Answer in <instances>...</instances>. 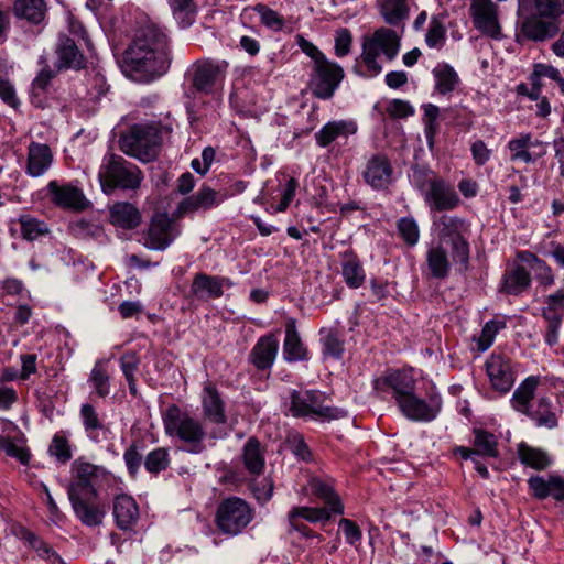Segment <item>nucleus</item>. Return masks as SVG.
<instances>
[{
  "instance_id": "obj_1",
  "label": "nucleus",
  "mask_w": 564,
  "mask_h": 564,
  "mask_svg": "<svg viewBox=\"0 0 564 564\" xmlns=\"http://www.w3.org/2000/svg\"><path fill=\"white\" fill-rule=\"evenodd\" d=\"M171 64L166 34L155 24L141 26L123 54V72L135 80L151 82Z\"/></svg>"
},
{
  "instance_id": "obj_2",
  "label": "nucleus",
  "mask_w": 564,
  "mask_h": 564,
  "mask_svg": "<svg viewBox=\"0 0 564 564\" xmlns=\"http://www.w3.org/2000/svg\"><path fill=\"white\" fill-rule=\"evenodd\" d=\"M76 480L67 486V496L75 516L86 527H99L105 518L106 511L98 505L93 503L98 492L91 482L97 476L98 467L88 462H75Z\"/></svg>"
},
{
  "instance_id": "obj_3",
  "label": "nucleus",
  "mask_w": 564,
  "mask_h": 564,
  "mask_svg": "<svg viewBox=\"0 0 564 564\" xmlns=\"http://www.w3.org/2000/svg\"><path fill=\"white\" fill-rule=\"evenodd\" d=\"M171 132L172 128L160 121L135 123L120 137L119 145L127 155L143 163L152 162Z\"/></svg>"
},
{
  "instance_id": "obj_4",
  "label": "nucleus",
  "mask_w": 564,
  "mask_h": 564,
  "mask_svg": "<svg viewBox=\"0 0 564 564\" xmlns=\"http://www.w3.org/2000/svg\"><path fill=\"white\" fill-rule=\"evenodd\" d=\"M400 47L401 36L397 31L384 26L377 29L371 36L365 37L362 41L360 59L366 67V72H361L356 65L355 73L364 77L379 75L382 72V66L378 62L379 54L391 62L398 56Z\"/></svg>"
},
{
  "instance_id": "obj_5",
  "label": "nucleus",
  "mask_w": 564,
  "mask_h": 564,
  "mask_svg": "<svg viewBox=\"0 0 564 564\" xmlns=\"http://www.w3.org/2000/svg\"><path fill=\"white\" fill-rule=\"evenodd\" d=\"M164 429L167 435L177 436L184 443L189 444L187 453L200 454L206 449L203 443L206 431L202 423L181 410L176 404H170L162 414Z\"/></svg>"
},
{
  "instance_id": "obj_6",
  "label": "nucleus",
  "mask_w": 564,
  "mask_h": 564,
  "mask_svg": "<svg viewBox=\"0 0 564 564\" xmlns=\"http://www.w3.org/2000/svg\"><path fill=\"white\" fill-rule=\"evenodd\" d=\"M98 177L105 193L115 188L137 189L143 178L141 170L123 156L109 153L102 159Z\"/></svg>"
},
{
  "instance_id": "obj_7",
  "label": "nucleus",
  "mask_w": 564,
  "mask_h": 564,
  "mask_svg": "<svg viewBox=\"0 0 564 564\" xmlns=\"http://www.w3.org/2000/svg\"><path fill=\"white\" fill-rule=\"evenodd\" d=\"M254 510L240 497H228L217 506L214 522L220 533L228 536L240 534L253 520Z\"/></svg>"
},
{
  "instance_id": "obj_8",
  "label": "nucleus",
  "mask_w": 564,
  "mask_h": 564,
  "mask_svg": "<svg viewBox=\"0 0 564 564\" xmlns=\"http://www.w3.org/2000/svg\"><path fill=\"white\" fill-rule=\"evenodd\" d=\"M442 228L440 229V240L449 246L451 259L459 273H465L469 269L470 248L468 241L463 237V231L467 225L463 218L442 214L440 218Z\"/></svg>"
},
{
  "instance_id": "obj_9",
  "label": "nucleus",
  "mask_w": 564,
  "mask_h": 564,
  "mask_svg": "<svg viewBox=\"0 0 564 564\" xmlns=\"http://www.w3.org/2000/svg\"><path fill=\"white\" fill-rule=\"evenodd\" d=\"M184 214H152L148 228L142 232L143 247L152 251L166 250L181 235L180 224Z\"/></svg>"
},
{
  "instance_id": "obj_10",
  "label": "nucleus",
  "mask_w": 564,
  "mask_h": 564,
  "mask_svg": "<svg viewBox=\"0 0 564 564\" xmlns=\"http://www.w3.org/2000/svg\"><path fill=\"white\" fill-rule=\"evenodd\" d=\"M344 78V69L328 59L313 65L308 87L312 94L319 99H329Z\"/></svg>"
},
{
  "instance_id": "obj_11",
  "label": "nucleus",
  "mask_w": 564,
  "mask_h": 564,
  "mask_svg": "<svg viewBox=\"0 0 564 564\" xmlns=\"http://www.w3.org/2000/svg\"><path fill=\"white\" fill-rule=\"evenodd\" d=\"M228 63L226 61L203 59L197 61L192 66V86L202 94L209 95L223 84Z\"/></svg>"
},
{
  "instance_id": "obj_12",
  "label": "nucleus",
  "mask_w": 564,
  "mask_h": 564,
  "mask_svg": "<svg viewBox=\"0 0 564 564\" xmlns=\"http://www.w3.org/2000/svg\"><path fill=\"white\" fill-rule=\"evenodd\" d=\"M50 200L58 208L82 212L91 208V202L85 196L78 182L59 183L50 181L46 185Z\"/></svg>"
},
{
  "instance_id": "obj_13",
  "label": "nucleus",
  "mask_w": 564,
  "mask_h": 564,
  "mask_svg": "<svg viewBox=\"0 0 564 564\" xmlns=\"http://www.w3.org/2000/svg\"><path fill=\"white\" fill-rule=\"evenodd\" d=\"M400 413L412 422H432L442 409L440 394H432L429 400L420 398L415 391L397 404Z\"/></svg>"
},
{
  "instance_id": "obj_14",
  "label": "nucleus",
  "mask_w": 564,
  "mask_h": 564,
  "mask_svg": "<svg viewBox=\"0 0 564 564\" xmlns=\"http://www.w3.org/2000/svg\"><path fill=\"white\" fill-rule=\"evenodd\" d=\"M375 389L391 394L395 404H398L400 400L415 391L416 380L405 370H389L375 380Z\"/></svg>"
},
{
  "instance_id": "obj_15",
  "label": "nucleus",
  "mask_w": 564,
  "mask_h": 564,
  "mask_svg": "<svg viewBox=\"0 0 564 564\" xmlns=\"http://www.w3.org/2000/svg\"><path fill=\"white\" fill-rule=\"evenodd\" d=\"M485 367L492 389L502 394L508 393L516 381L510 358L492 354L486 360Z\"/></svg>"
},
{
  "instance_id": "obj_16",
  "label": "nucleus",
  "mask_w": 564,
  "mask_h": 564,
  "mask_svg": "<svg viewBox=\"0 0 564 564\" xmlns=\"http://www.w3.org/2000/svg\"><path fill=\"white\" fill-rule=\"evenodd\" d=\"M279 351V339L275 333L261 336L249 352L248 361L258 371H270Z\"/></svg>"
},
{
  "instance_id": "obj_17",
  "label": "nucleus",
  "mask_w": 564,
  "mask_h": 564,
  "mask_svg": "<svg viewBox=\"0 0 564 564\" xmlns=\"http://www.w3.org/2000/svg\"><path fill=\"white\" fill-rule=\"evenodd\" d=\"M521 34L532 41H544L554 36L558 28L554 22L544 21L534 11L522 13L518 11Z\"/></svg>"
},
{
  "instance_id": "obj_18",
  "label": "nucleus",
  "mask_w": 564,
  "mask_h": 564,
  "mask_svg": "<svg viewBox=\"0 0 564 564\" xmlns=\"http://www.w3.org/2000/svg\"><path fill=\"white\" fill-rule=\"evenodd\" d=\"M425 200L430 207L437 210H451L458 207L460 202L454 186L445 180H435L426 188Z\"/></svg>"
},
{
  "instance_id": "obj_19",
  "label": "nucleus",
  "mask_w": 564,
  "mask_h": 564,
  "mask_svg": "<svg viewBox=\"0 0 564 564\" xmlns=\"http://www.w3.org/2000/svg\"><path fill=\"white\" fill-rule=\"evenodd\" d=\"M282 352L283 359L289 364L310 360L308 349L300 336L294 317H289L285 322Z\"/></svg>"
},
{
  "instance_id": "obj_20",
  "label": "nucleus",
  "mask_w": 564,
  "mask_h": 564,
  "mask_svg": "<svg viewBox=\"0 0 564 564\" xmlns=\"http://www.w3.org/2000/svg\"><path fill=\"white\" fill-rule=\"evenodd\" d=\"M528 487L533 498L544 500L553 497L558 502H564V478L558 475H550L549 479L534 475L528 479Z\"/></svg>"
},
{
  "instance_id": "obj_21",
  "label": "nucleus",
  "mask_w": 564,
  "mask_h": 564,
  "mask_svg": "<svg viewBox=\"0 0 564 564\" xmlns=\"http://www.w3.org/2000/svg\"><path fill=\"white\" fill-rule=\"evenodd\" d=\"M57 55L56 68L62 69H83L86 66V58L77 47L75 41L67 35H61L55 48Z\"/></svg>"
},
{
  "instance_id": "obj_22",
  "label": "nucleus",
  "mask_w": 564,
  "mask_h": 564,
  "mask_svg": "<svg viewBox=\"0 0 564 564\" xmlns=\"http://www.w3.org/2000/svg\"><path fill=\"white\" fill-rule=\"evenodd\" d=\"M367 184L373 188H384L388 186L392 178V166L384 154L372 155L362 173Z\"/></svg>"
},
{
  "instance_id": "obj_23",
  "label": "nucleus",
  "mask_w": 564,
  "mask_h": 564,
  "mask_svg": "<svg viewBox=\"0 0 564 564\" xmlns=\"http://www.w3.org/2000/svg\"><path fill=\"white\" fill-rule=\"evenodd\" d=\"M112 513L119 530H130L139 520L137 501L127 494L117 495L112 501Z\"/></svg>"
},
{
  "instance_id": "obj_24",
  "label": "nucleus",
  "mask_w": 564,
  "mask_h": 564,
  "mask_svg": "<svg viewBox=\"0 0 564 564\" xmlns=\"http://www.w3.org/2000/svg\"><path fill=\"white\" fill-rule=\"evenodd\" d=\"M203 415L209 422L221 425L227 423L226 405L218 389L208 383L203 389Z\"/></svg>"
},
{
  "instance_id": "obj_25",
  "label": "nucleus",
  "mask_w": 564,
  "mask_h": 564,
  "mask_svg": "<svg viewBox=\"0 0 564 564\" xmlns=\"http://www.w3.org/2000/svg\"><path fill=\"white\" fill-rule=\"evenodd\" d=\"M224 295V290H220L218 283V275H210L204 272H198L194 275L189 294L187 299H195L200 302H208L217 300Z\"/></svg>"
},
{
  "instance_id": "obj_26",
  "label": "nucleus",
  "mask_w": 564,
  "mask_h": 564,
  "mask_svg": "<svg viewBox=\"0 0 564 564\" xmlns=\"http://www.w3.org/2000/svg\"><path fill=\"white\" fill-rule=\"evenodd\" d=\"M357 124L352 120H334L324 124L316 133L317 145L326 148L339 139H347L357 132Z\"/></svg>"
},
{
  "instance_id": "obj_27",
  "label": "nucleus",
  "mask_w": 564,
  "mask_h": 564,
  "mask_svg": "<svg viewBox=\"0 0 564 564\" xmlns=\"http://www.w3.org/2000/svg\"><path fill=\"white\" fill-rule=\"evenodd\" d=\"M473 18L475 26L482 33L497 37L500 26L496 17L495 4L490 0L473 2Z\"/></svg>"
},
{
  "instance_id": "obj_28",
  "label": "nucleus",
  "mask_w": 564,
  "mask_h": 564,
  "mask_svg": "<svg viewBox=\"0 0 564 564\" xmlns=\"http://www.w3.org/2000/svg\"><path fill=\"white\" fill-rule=\"evenodd\" d=\"M53 163V153L47 144L31 142L28 147L26 174L40 177L46 173Z\"/></svg>"
},
{
  "instance_id": "obj_29",
  "label": "nucleus",
  "mask_w": 564,
  "mask_h": 564,
  "mask_svg": "<svg viewBox=\"0 0 564 564\" xmlns=\"http://www.w3.org/2000/svg\"><path fill=\"white\" fill-rule=\"evenodd\" d=\"M224 199L225 194L204 185L195 194L184 198L176 212L212 209L217 207Z\"/></svg>"
},
{
  "instance_id": "obj_30",
  "label": "nucleus",
  "mask_w": 564,
  "mask_h": 564,
  "mask_svg": "<svg viewBox=\"0 0 564 564\" xmlns=\"http://www.w3.org/2000/svg\"><path fill=\"white\" fill-rule=\"evenodd\" d=\"M531 274L522 265L516 264L513 268L506 270L499 285V292L519 296L531 285Z\"/></svg>"
},
{
  "instance_id": "obj_31",
  "label": "nucleus",
  "mask_w": 564,
  "mask_h": 564,
  "mask_svg": "<svg viewBox=\"0 0 564 564\" xmlns=\"http://www.w3.org/2000/svg\"><path fill=\"white\" fill-rule=\"evenodd\" d=\"M341 275L349 289L360 288L366 280V272L361 261L354 250L349 249L341 254Z\"/></svg>"
},
{
  "instance_id": "obj_32",
  "label": "nucleus",
  "mask_w": 564,
  "mask_h": 564,
  "mask_svg": "<svg viewBox=\"0 0 564 564\" xmlns=\"http://www.w3.org/2000/svg\"><path fill=\"white\" fill-rule=\"evenodd\" d=\"M449 246L440 242L432 246L426 253V262L433 278L443 280L449 275L451 261L448 259Z\"/></svg>"
},
{
  "instance_id": "obj_33",
  "label": "nucleus",
  "mask_w": 564,
  "mask_h": 564,
  "mask_svg": "<svg viewBox=\"0 0 564 564\" xmlns=\"http://www.w3.org/2000/svg\"><path fill=\"white\" fill-rule=\"evenodd\" d=\"M378 8L384 22L389 25H403L409 19L408 0H378Z\"/></svg>"
},
{
  "instance_id": "obj_34",
  "label": "nucleus",
  "mask_w": 564,
  "mask_h": 564,
  "mask_svg": "<svg viewBox=\"0 0 564 564\" xmlns=\"http://www.w3.org/2000/svg\"><path fill=\"white\" fill-rule=\"evenodd\" d=\"M242 462L245 468L251 475H260L265 466V459L260 441L251 436L243 445Z\"/></svg>"
},
{
  "instance_id": "obj_35",
  "label": "nucleus",
  "mask_w": 564,
  "mask_h": 564,
  "mask_svg": "<svg viewBox=\"0 0 564 564\" xmlns=\"http://www.w3.org/2000/svg\"><path fill=\"white\" fill-rule=\"evenodd\" d=\"M539 383V376H529L518 386L510 400L512 408L517 412L523 414L531 406V401L534 399Z\"/></svg>"
},
{
  "instance_id": "obj_36",
  "label": "nucleus",
  "mask_w": 564,
  "mask_h": 564,
  "mask_svg": "<svg viewBox=\"0 0 564 564\" xmlns=\"http://www.w3.org/2000/svg\"><path fill=\"white\" fill-rule=\"evenodd\" d=\"M534 11L538 15L557 19L564 13V0H519V12Z\"/></svg>"
},
{
  "instance_id": "obj_37",
  "label": "nucleus",
  "mask_w": 564,
  "mask_h": 564,
  "mask_svg": "<svg viewBox=\"0 0 564 564\" xmlns=\"http://www.w3.org/2000/svg\"><path fill=\"white\" fill-rule=\"evenodd\" d=\"M473 434V446L478 457L499 458V443L497 436L494 433L481 427H474Z\"/></svg>"
},
{
  "instance_id": "obj_38",
  "label": "nucleus",
  "mask_w": 564,
  "mask_h": 564,
  "mask_svg": "<svg viewBox=\"0 0 564 564\" xmlns=\"http://www.w3.org/2000/svg\"><path fill=\"white\" fill-rule=\"evenodd\" d=\"M432 74L435 80L434 89L443 96L454 91L460 82L457 72L447 63L437 64Z\"/></svg>"
},
{
  "instance_id": "obj_39",
  "label": "nucleus",
  "mask_w": 564,
  "mask_h": 564,
  "mask_svg": "<svg viewBox=\"0 0 564 564\" xmlns=\"http://www.w3.org/2000/svg\"><path fill=\"white\" fill-rule=\"evenodd\" d=\"M523 414L531 419L538 427L554 429L558 424L557 416L552 411V402L546 397L540 398L536 408L530 406Z\"/></svg>"
},
{
  "instance_id": "obj_40",
  "label": "nucleus",
  "mask_w": 564,
  "mask_h": 564,
  "mask_svg": "<svg viewBox=\"0 0 564 564\" xmlns=\"http://www.w3.org/2000/svg\"><path fill=\"white\" fill-rule=\"evenodd\" d=\"M517 454L522 465L536 470H544L552 463L545 451L532 447L524 442L518 444Z\"/></svg>"
},
{
  "instance_id": "obj_41",
  "label": "nucleus",
  "mask_w": 564,
  "mask_h": 564,
  "mask_svg": "<svg viewBox=\"0 0 564 564\" xmlns=\"http://www.w3.org/2000/svg\"><path fill=\"white\" fill-rule=\"evenodd\" d=\"M319 334L323 335L321 338L323 359H343L345 352V340L339 332L334 328H322Z\"/></svg>"
},
{
  "instance_id": "obj_42",
  "label": "nucleus",
  "mask_w": 564,
  "mask_h": 564,
  "mask_svg": "<svg viewBox=\"0 0 564 564\" xmlns=\"http://www.w3.org/2000/svg\"><path fill=\"white\" fill-rule=\"evenodd\" d=\"M311 489L315 497L324 500L325 507L333 511L334 514L344 513V505L333 486L321 479H313L311 481Z\"/></svg>"
},
{
  "instance_id": "obj_43",
  "label": "nucleus",
  "mask_w": 564,
  "mask_h": 564,
  "mask_svg": "<svg viewBox=\"0 0 564 564\" xmlns=\"http://www.w3.org/2000/svg\"><path fill=\"white\" fill-rule=\"evenodd\" d=\"M13 11L18 18L39 24L45 18L46 4L44 0H15Z\"/></svg>"
},
{
  "instance_id": "obj_44",
  "label": "nucleus",
  "mask_w": 564,
  "mask_h": 564,
  "mask_svg": "<svg viewBox=\"0 0 564 564\" xmlns=\"http://www.w3.org/2000/svg\"><path fill=\"white\" fill-rule=\"evenodd\" d=\"M299 186V181L295 177L286 174L282 175L275 191L276 194L273 196V200L276 203L275 212H284L291 206Z\"/></svg>"
},
{
  "instance_id": "obj_45",
  "label": "nucleus",
  "mask_w": 564,
  "mask_h": 564,
  "mask_svg": "<svg viewBox=\"0 0 564 564\" xmlns=\"http://www.w3.org/2000/svg\"><path fill=\"white\" fill-rule=\"evenodd\" d=\"M57 70L52 69L48 65H45L36 77L33 79L31 85V102L37 108L43 107L42 95L48 89L51 80L56 76Z\"/></svg>"
},
{
  "instance_id": "obj_46",
  "label": "nucleus",
  "mask_w": 564,
  "mask_h": 564,
  "mask_svg": "<svg viewBox=\"0 0 564 564\" xmlns=\"http://www.w3.org/2000/svg\"><path fill=\"white\" fill-rule=\"evenodd\" d=\"M290 518L292 520H306L310 523H317L321 522L323 524L329 522L332 514H334L333 511H330L328 508H314V507H306V506H300V507H293L290 511Z\"/></svg>"
},
{
  "instance_id": "obj_47",
  "label": "nucleus",
  "mask_w": 564,
  "mask_h": 564,
  "mask_svg": "<svg viewBox=\"0 0 564 564\" xmlns=\"http://www.w3.org/2000/svg\"><path fill=\"white\" fill-rule=\"evenodd\" d=\"M18 221L23 239L28 241L36 240L40 236L48 234V226L45 221L32 217L31 214H20Z\"/></svg>"
},
{
  "instance_id": "obj_48",
  "label": "nucleus",
  "mask_w": 564,
  "mask_h": 564,
  "mask_svg": "<svg viewBox=\"0 0 564 564\" xmlns=\"http://www.w3.org/2000/svg\"><path fill=\"white\" fill-rule=\"evenodd\" d=\"M88 383L91 386L97 397L105 399L110 394V376L102 367L100 360L96 361L94 368L91 369Z\"/></svg>"
},
{
  "instance_id": "obj_49",
  "label": "nucleus",
  "mask_w": 564,
  "mask_h": 564,
  "mask_svg": "<svg viewBox=\"0 0 564 564\" xmlns=\"http://www.w3.org/2000/svg\"><path fill=\"white\" fill-rule=\"evenodd\" d=\"M69 230L79 239H99L105 236V230L101 225L85 218L70 221Z\"/></svg>"
},
{
  "instance_id": "obj_50",
  "label": "nucleus",
  "mask_w": 564,
  "mask_h": 564,
  "mask_svg": "<svg viewBox=\"0 0 564 564\" xmlns=\"http://www.w3.org/2000/svg\"><path fill=\"white\" fill-rule=\"evenodd\" d=\"M20 539L24 541L31 549H33L39 556L44 560H50L52 557H59L58 554L53 550V547L46 543L42 538H40L34 532L30 531L26 528H21Z\"/></svg>"
},
{
  "instance_id": "obj_51",
  "label": "nucleus",
  "mask_w": 564,
  "mask_h": 564,
  "mask_svg": "<svg viewBox=\"0 0 564 564\" xmlns=\"http://www.w3.org/2000/svg\"><path fill=\"white\" fill-rule=\"evenodd\" d=\"M534 145L530 133L520 134L518 138L508 142V149L511 151V161H523L530 163L533 161L531 153L528 151Z\"/></svg>"
},
{
  "instance_id": "obj_52",
  "label": "nucleus",
  "mask_w": 564,
  "mask_h": 564,
  "mask_svg": "<svg viewBox=\"0 0 564 564\" xmlns=\"http://www.w3.org/2000/svg\"><path fill=\"white\" fill-rule=\"evenodd\" d=\"M171 463L169 451L164 447H158L148 453L144 458V468L152 475H158L169 468Z\"/></svg>"
},
{
  "instance_id": "obj_53",
  "label": "nucleus",
  "mask_w": 564,
  "mask_h": 564,
  "mask_svg": "<svg viewBox=\"0 0 564 564\" xmlns=\"http://www.w3.org/2000/svg\"><path fill=\"white\" fill-rule=\"evenodd\" d=\"M48 454L59 464L68 463L73 457V453L67 437L58 433L54 434L48 446Z\"/></svg>"
},
{
  "instance_id": "obj_54",
  "label": "nucleus",
  "mask_w": 564,
  "mask_h": 564,
  "mask_svg": "<svg viewBox=\"0 0 564 564\" xmlns=\"http://www.w3.org/2000/svg\"><path fill=\"white\" fill-rule=\"evenodd\" d=\"M505 321L490 319L488 321L481 329V335L477 340V349L481 352L488 350L494 344L496 335L499 330L506 328Z\"/></svg>"
},
{
  "instance_id": "obj_55",
  "label": "nucleus",
  "mask_w": 564,
  "mask_h": 564,
  "mask_svg": "<svg viewBox=\"0 0 564 564\" xmlns=\"http://www.w3.org/2000/svg\"><path fill=\"white\" fill-rule=\"evenodd\" d=\"M397 227L400 237L409 247H413L417 243L420 231L417 223L413 217L405 216L400 218L398 220Z\"/></svg>"
},
{
  "instance_id": "obj_56",
  "label": "nucleus",
  "mask_w": 564,
  "mask_h": 564,
  "mask_svg": "<svg viewBox=\"0 0 564 564\" xmlns=\"http://www.w3.org/2000/svg\"><path fill=\"white\" fill-rule=\"evenodd\" d=\"M446 41V29L435 17L431 19L429 30L425 34V43L430 48H442Z\"/></svg>"
},
{
  "instance_id": "obj_57",
  "label": "nucleus",
  "mask_w": 564,
  "mask_h": 564,
  "mask_svg": "<svg viewBox=\"0 0 564 564\" xmlns=\"http://www.w3.org/2000/svg\"><path fill=\"white\" fill-rule=\"evenodd\" d=\"M87 90L91 98H99L104 96L108 89L106 77L98 69H91L86 75Z\"/></svg>"
},
{
  "instance_id": "obj_58",
  "label": "nucleus",
  "mask_w": 564,
  "mask_h": 564,
  "mask_svg": "<svg viewBox=\"0 0 564 564\" xmlns=\"http://www.w3.org/2000/svg\"><path fill=\"white\" fill-rule=\"evenodd\" d=\"M167 3L175 18L181 19L186 25L192 23L191 19L196 13L194 0H167Z\"/></svg>"
},
{
  "instance_id": "obj_59",
  "label": "nucleus",
  "mask_w": 564,
  "mask_h": 564,
  "mask_svg": "<svg viewBox=\"0 0 564 564\" xmlns=\"http://www.w3.org/2000/svg\"><path fill=\"white\" fill-rule=\"evenodd\" d=\"M0 449L9 457H13L22 465H29L31 459L30 451L26 447L17 446L9 436L0 435Z\"/></svg>"
},
{
  "instance_id": "obj_60",
  "label": "nucleus",
  "mask_w": 564,
  "mask_h": 564,
  "mask_svg": "<svg viewBox=\"0 0 564 564\" xmlns=\"http://www.w3.org/2000/svg\"><path fill=\"white\" fill-rule=\"evenodd\" d=\"M253 10L260 15L261 23L269 29L279 31L284 25V20L279 13L265 4L258 3L253 7Z\"/></svg>"
},
{
  "instance_id": "obj_61",
  "label": "nucleus",
  "mask_w": 564,
  "mask_h": 564,
  "mask_svg": "<svg viewBox=\"0 0 564 564\" xmlns=\"http://www.w3.org/2000/svg\"><path fill=\"white\" fill-rule=\"evenodd\" d=\"M305 393L295 389L290 392V412L294 417H312V409L305 400Z\"/></svg>"
},
{
  "instance_id": "obj_62",
  "label": "nucleus",
  "mask_w": 564,
  "mask_h": 564,
  "mask_svg": "<svg viewBox=\"0 0 564 564\" xmlns=\"http://www.w3.org/2000/svg\"><path fill=\"white\" fill-rule=\"evenodd\" d=\"M123 460L127 466L128 474L134 478L141 467L143 455L139 451V446L133 442L123 453Z\"/></svg>"
},
{
  "instance_id": "obj_63",
  "label": "nucleus",
  "mask_w": 564,
  "mask_h": 564,
  "mask_svg": "<svg viewBox=\"0 0 564 564\" xmlns=\"http://www.w3.org/2000/svg\"><path fill=\"white\" fill-rule=\"evenodd\" d=\"M423 120L425 124V134L430 145L437 130V118L440 116V108L433 104L423 105Z\"/></svg>"
},
{
  "instance_id": "obj_64",
  "label": "nucleus",
  "mask_w": 564,
  "mask_h": 564,
  "mask_svg": "<svg viewBox=\"0 0 564 564\" xmlns=\"http://www.w3.org/2000/svg\"><path fill=\"white\" fill-rule=\"evenodd\" d=\"M142 214H109V223L116 228L131 230L137 228L142 219Z\"/></svg>"
}]
</instances>
